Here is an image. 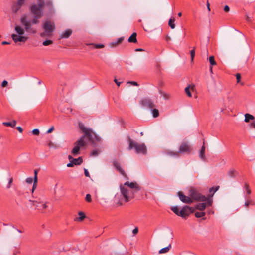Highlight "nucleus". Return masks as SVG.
I'll return each instance as SVG.
<instances>
[{
    "mask_svg": "<svg viewBox=\"0 0 255 255\" xmlns=\"http://www.w3.org/2000/svg\"><path fill=\"white\" fill-rule=\"evenodd\" d=\"M189 196L192 199L197 201L204 202L207 197L199 193L196 189L191 187L189 190Z\"/></svg>",
    "mask_w": 255,
    "mask_h": 255,
    "instance_id": "obj_5",
    "label": "nucleus"
},
{
    "mask_svg": "<svg viewBox=\"0 0 255 255\" xmlns=\"http://www.w3.org/2000/svg\"><path fill=\"white\" fill-rule=\"evenodd\" d=\"M190 86L189 85L188 86L186 87L185 88V92L186 93V94L188 95V97H192V94H191V92H190Z\"/></svg>",
    "mask_w": 255,
    "mask_h": 255,
    "instance_id": "obj_34",
    "label": "nucleus"
},
{
    "mask_svg": "<svg viewBox=\"0 0 255 255\" xmlns=\"http://www.w3.org/2000/svg\"><path fill=\"white\" fill-rule=\"evenodd\" d=\"M150 110L152 112V114L153 117L156 118L159 116V113L158 109L153 108V109Z\"/></svg>",
    "mask_w": 255,
    "mask_h": 255,
    "instance_id": "obj_29",
    "label": "nucleus"
},
{
    "mask_svg": "<svg viewBox=\"0 0 255 255\" xmlns=\"http://www.w3.org/2000/svg\"><path fill=\"white\" fill-rule=\"evenodd\" d=\"M127 141L128 143V150H130L134 149L137 154L141 153L143 155L147 154V150L144 143L138 144L132 140L129 136H128Z\"/></svg>",
    "mask_w": 255,
    "mask_h": 255,
    "instance_id": "obj_4",
    "label": "nucleus"
},
{
    "mask_svg": "<svg viewBox=\"0 0 255 255\" xmlns=\"http://www.w3.org/2000/svg\"><path fill=\"white\" fill-rule=\"evenodd\" d=\"M113 165L117 171H118L124 177H127L126 172L122 168L120 163L117 160L115 159L113 161Z\"/></svg>",
    "mask_w": 255,
    "mask_h": 255,
    "instance_id": "obj_14",
    "label": "nucleus"
},
{
    "mask_svg": "<svg viewBox=\"0 0 255 255\" xmlns=\"http://www.w3.org/2000/svg\"><path fill=\"white\" fill-rule=\"evenodd\" d=\"M26 182L28 184H31L33 182V178L31 177L27 178L26 179Z\"/></svg>",
    "mask_w": 255,
    "mask_h": 255,
    "instance_id": "obj_51",
    "label": "nucleus"
},
{
    "mask_svg": "<svg viewBox=\"0 0 255 255\" xmlns=\"http://www.w3.org/2000/svg\"><path fill=\"white\" fill-rule=\"evenodd\" d=\"M15 30L18 35H23L24 33V29L18 25L15 26Z\"/></svg>",
    "mask_w": 255,
    "mask_h": 255,
    "instance_id": "obj_22",
    "label": "nucleus"
},
{
    "mask_svg": "<svg viewBox=\"0 0 255 255\" xmlns=\"http://www.w3.org/2000/svg\"><path fill=\"white\" fill-rule=\"evenodd\" d=\"M21 7L22 6H20L19 5H17V4H16L15 5H14L12 7V11L14 13H17L20 10V9L21 8Z\"/></svg>",
    "mask_w": 255,
    "mask_h": 255,
    "instance_id": "obj_33",
    "label": "nucleus"
},
{
    "mask_svg": "<svg viewBox=\"0 0 255 255\" xmlns=\"http://www.w3.org/2000/svg\"><path fill=\"white\" fill-rule=\"evenodd\" d=\"M171 248V245L169 244L167 247L161 249L159 251V254L165 253L168 252Z\"/></svg>",
    "mask_w": 255,
    "mask_h": 255,
    "instance_id": "obj_27",
    "label": "nucleus"
},
{
    "mask_svg": "<svg viewBox=\"0 0 255 255\" xmlns=\"http://www.w3.org/2000/svg\"><path fill=\"white\" fill-rule=\"evenodd\" d=\"M53 43V41L49 39H47L43 42V45L44 46H48Z\"/></svg>",
    "mask_w": 255,
    "mask_h": 255,
    "instance_id": "obj_41",
    "label": "nucleus"
},
{
    "mask_svg": "<svg viewBox=\"0 0 255 255\" xmlns=\"http://www.w3.org/2000/svg\"><path fill=\"white\" fill-rule=\"evenodd\" d=\"M74 164L73 163V162L72 160H71V162L67 164V166L68 167H72L74 166Z\"/></svg>",
    "mask_w": 255,
    "mask_h": 255,
    "instance_id": "obj_57",
    "label": "nucleus"
},
{
    "mask_svg": "<svg viewBox=\"0 0 255 255\" xmlns=\"http://www.w3.org/2000/svg\"><path fill=\"white\" fill-rule=\"evenodd\" d=\"M174 21H175V19L174 18H170L169 20L168 25L172 29H174L175 27Z\"/></svg>",
    "mask_w": 255,
    "mask_h": 255,
    "instance_id": "obj_31",
    "label": "nucleus"
},
{
    "mask_svg": "<svg viewBox=\"0 0 255 255\" xmlns=\"http://www.w3.org/2000/svg\"><path fill=\"white\" fill-rule=\"evenodd\" d=\"M245 117L244 121L246 123L249 122L250 120H254L255 119L253 115L248 113L245 115Z\"/></svg>",
    "mask_w": 255,
    "mask_h": 255,
    "instance_id": "obj_26",
    "label": "nucleus"
},
{
    "mask_svg": "<svg viewBox=\"0 0 255 255\" xmlns=\"http://www.w3.org/2000/svg\"><path fill=\"white\" fill-rule=\"evenodd\" d=\"M124 39V37H121L117 39L116 41L110 43V45L111 47H115L121 44L123 41Z\"/></svg>",
    "mask_w": 255,
    "mask_h": 255,
    "instance_id": "obj_17",
    "label": "nucleus"
},
{
    "mask_svg": "<svg viewBox=\"0 0 255 255\" xmlns=\"http://www.w3.org/2000/svg\"><path fill=\"white\" fill-rule=\"evenodd\" d=\"M236 77L237 79V82L238 83H240L242 85H243L244 83L240 82L241 78V74L240 73H237L236 74Z\"/></svg>",
    "mask_w": 255,
    "mask_h": 255,
    "instance_id": "obj_39",
    "label": "nucleus"
},
{
    "mask_svg": "<svg viewBox=\"0 0 255 255\" xmlns=\"http://www.w3.org/2000/svg\"><path fill=\"white\" fill-rule=\"evenodd\" d=\"M78 215H79V217H76L75 219V220L82 221L86 218V215H85V213L83 212H81V211L79 212L78 213Z\"/></svg>",
    "mask_w": 255,
    "mask_h": 255,
    "instance_id": "obj_24",
    "label": "nucleus"
},
{
    "mask_svg": "<svg viewBox=\"0 0 255 255\" xmlns=\"http://www.w3.org/2000/svg\"><path fill=\"white\" fill-rule=\"evenodd\" d=\"M11 37L15 43H17V42H19V40H18L19 35H17L15 34H12L11 35Z\"/></svg>",
    "mask_w": 255,
    "mask_h": 255,
    "instance_id": "obj_37",
    "label": "nucleus"
},
{
    "mask_svg": "<svg viewBox=\"0 0 255 255\" xmlns=\"http://www.w3.org/2000/svg\"><path fill=\"white\" fill-rule=\"evenodd\" d=\"M85 200L88 203H90L92 201L91 196L90 194H87L85 197Z\"/></svg>",
    "mask_w": 255,
    "mask_h": 255,
    "instance_id": "obj_43",
    "label": "nucleus"
},
{
    "mask_svg": "<svg viewBox=\"0 0 255 255\" xmlns=\"http://www.w3.org/2000/svg\"><path fill=\"white\" fill-rule=\"evenodd\" d=\"M78 126L79 128L82 131V132L84 133V135H85L88 139H91L92 138L91 136V129L90 128H87L85 127L84 124L81 122H79L78 123Z\"/></svg>",
    "mask_w": 255,
    "mask_h": 255,
    "instance_id": "obj_9",
    "label": "nucleus"
},
{
    "mask_svg": "<svg viewBox=\"0 0 255 255\" xmlns=\"http://www.w3.org/2000/svg\"><path fill=\"white\" fill-rule=\"evenodd\" d=\"M7 85H8V82L5 80H4L1 84V86L2 87H6Z\"/></svg>",
    "mask_w": 255,
    "mask_h": 255,
    "instance_id": "obj_50",
    "label": "nucleus"
},
{
    "mask_svg": "<svg viewBox=\"0 0 255 255\" xmlns=\"http://www.w3.org/2000/svg\"><path fill=\"white\" fill-rule=\"evenodd\" d=\"M205 146L204 145V144L202 146L200 153H199V157L203 161H205L206 158L205 155Z\"/></svg>",
    "mask_w": 255,
    "mask_h": 255,
    "instance_id": "obj_20",
    "label": "nucleus"
},
{
    "mask_svg": "<svg viewBox=\"0 0 255 255\" xmlns=\"http://www.w3.org/2000/svg\"><path fill=\"white\" fill-rule=\"evenodd\" d=\"M195 49H193V50L190 51L191 61H193L194 57H195Z\"/></svg>",
    "mask_w": 255,
    "mask_h": 255,
    "instance_id": "obj_44",
    "label": "nucleus"
},
{
    "mask_svg": "<svg viewBox=\"0 0 255 255\" xmlns=\"http://www.w3.org/2000/svg\"><path fill=\"white\" fill-rule=\"evenodd\" d=\"M38 172V170L35 169L34 171V180L35 181V182H37L38 179H37V174Z\"/></svg>",
    "mask_w": 255,
    "mask_h": 255,
    "instance_id": "obj_46",
    "label": "nucleus"
},
{
    "mask_svg": "<svg viewBox=\"0 0 255 255\" xmlns=\"http://www.w3.org/2000/svg\"><path fill=\"white\" fill-rule=\"evenodd\" d=\"M236 173H237V172L234 169H231L229 170L228 172V176L231 178H235Z\"/></svg>",
    "mask_w": 255,
    "mask_h": 255,
    "instance_id": "obj_25",
    "label": "nucleus"
},
{
    "mask_svg": "<svg viewBox=\"0 0 255 255\" xmlns=\"http://www.w3.org/2000/svg\"><path fill=\"white\" fill-rule=\"evenodd\" d=\"M159 93L161 94V95L165 99H168V95L164 93V92L162 91L161 90H159Z\"/></svg>",
    "mask_w": 255,
    "mask_h": 255,
    "instance_id": "obj_45",
    "label": "nucleus"
},
{
    "mask_svg": "<svg viewBox=\"0 0 255 255\" xmlns=\"http://www.w3.org/2000/svg\"><path fill=\"white\" fill-rule=\"evenodd\" d=\"M193 150L192 147L188 142L184 141L181 142L178 151H169L167 154L173 157H179L181 154H189Z\"/></svg>",
    "mask_w": 255,
    "mask_h": 255,
    "instance_id": "obj_3",
    "label": "nucleus"
},
{
    "mask_svg": "<svg viewBox=\"0 0 255 255\" xmlns=\"http://www.w3.org/2000/svg\"><path fill=\"white\" fill-rule=\"evenodd\" d=\"M29 201L32 203V205L35 206V209L38 210H43L46 208V203L43 202L38 201L37 200H29Z\"/></svg>",
    "mask_w": 255,
    "mask_h": 255,
    "instance_id": "obj_13",
    "label": "nucleus"
},
{
    "mask_svg": "<svg viewBox=\"0 0 255 255\" xmlns=\"http://www.w3.org/2000/svg\"><path fill=\"white\" fill-rule=\"evenodd\" d=\"M18 253H19V251L18 250H15L13 252V255H16Z\"/></svg>",
    "mask_w": 255,
    "mask_h": 255,
    "instance_id": "obj_63",
    "label": "nucleus"
},
{
    "mask_svg": "<svg viewBox=\"0 0 255 255\" xmlns=\"http://www.w3.org/2000/svg\"><path fill=\"white\" fill-rule=\"evenodd\" d=\"M32 133L34 135H38L40 132L39 129H34L32 131Z\"/></svg>",
    "mask_w": 255,
    "mask_h": 255,
    "instance_id": "obj_47",
    "label": "nucleus"
},
{
    "mask_svg": "<svg viewBox=\"0 0 255 255\" xmlns=\"http://www.w3.org/2000/svg\"><path fill=\"white\" fill-rule=\"evenodd\" d=\"M86 136L82 135L81 138L74 143V147L72 150L71 153L74 155H77L80 153V149L84 147L86 143L84 139Z\"/></svg>",
    "mask_w": 255,
    "mask_h": 255,
    "instance_id": "obj_6",
    "label": "nucleus"
},
{
    "mask_svg": "<svg viewBox=\"0 0 255 255\" xmlns=\"http://www.w3.org/2000/svg\"><path fill=\"white\" fill-rule=\"evenodd\" d=\"M38 4H32L30 7V9H33V8H36L35 11H41L42 12V8L45 5V2L44 0H38Z\"/></svg>",
    "mask_w": 255,
    "mask_h": 255,
    "instance_id": "obj_15",
    "label": "nucleus"
},
{
    "mask_svg": "<svg viewBox=\"0 0 255 255\" xmlns=\"http://www.w3.org/2000/svg\"><path fill=\"white\" fill-rule=\"evenodd\" d=\"M137 33L136 32H133L131 36L128 38V42L129 43H136L137 42Z\"/></svg>",
    "mask_w": 255,
    "mask_h": 255,
    "instance_id": "obj_19",
    "label": "nucleus"
},
{
    "mask_svg": "<svg viewBox=\"0 0 255 255\" xmlns=\"http://www.w3.org/2000/svg\"><path fill=\"white\" fill-rule=\"evenodd\" d=\"M211 197H210L209 196L208 198H207V199H206L204 201L206 202L205 203H206V205L210 206L212 204V200L211 199Z\"/></svg>",
    "mask_w": 255,
    "mask_h": 255,
    "instance_id": "obj_36",
    "label": "nucleus"
},
{
    "mask_svg": "<svg viewBox=\"0 0 255 255\" xmlns=\"http://www.w3.org/2000/svg\"><path fill=\"white\" fill-rule=\"evenodd\" d=\"M74 165H80L83 162V159L82 157H79L78 158H74L72 160Z\"/></svg>",
    "mask_w": 255,
    "mask_h": 255,
    "instance_id": "obj_21",
    "label": "nucleus"
},
{
    "mask_svg": "<svg viewBox=\"0 0 255 255\" xmlns=\"http://www.w3.org/2000/svg\"><path fill=\"white\" fill-rule=\"evenodd\" d=\"M27 40V37L23 35H19V42H25Z\"/></svg>",
    "mask_w": 255,
    "mask_h": 255,
    "instance_id": "obj_40",
    "label": "nucleus"
},
{
    "mask_svg": "<svg viewBox=\"0 0 255 255\" xmlns=\"http://www.w3.org/2000/svg\"><path fill=\"white\" fill-rule=\"evenodd\" d=\"M209 61L211 66H214L217 64L214 56H211L209 57Z\"/></svg>",
    "mask_w": 255,
    "mask_h": 255,
    "instance_id": "obj_30",
    "label": "nucleus"
},
{
    "mask_svg": "<svg viewBox=\"0 0 255 255\" xmlns=\"http://www.w3.org/2000/svg\"><path fill=\"white\" fill-rule=\"evenodd\" d=\"M139 103L143 107L149 109H152L155 106L153 101L149 98L142 99Z\"/></svg>",
    "mask_w": 255,
    "mask_h": 255,
    "instance_id": "obj_7",
    "label": "nucleus"
},
{
    "mask_svg": "<svg viewBox=\"0 0 255 255\" xmlns=\"http://www.w3.org/2000/svg\"><path fill=\"white\" fill-rule=\"evenodd\" d=\"M121 193L124 201L128 202L134 197V194L141 190V187L136 182H126L124 185H120Z\"/></svg>",
    "mask_w": 255,
    "mask_h": 255,
    "instance_id": "obj_1",
    "label": "nucleus"
},
{
    "mask_svg": "<svg viewBox=\"0 0 255 255\" xmlns=\"http://www.w3.org/2000/svg\"><path fill=\"white\" fill-rule=\"evenodd\" d=\"M165 40L167 42H169L171 40V38H170V36H169L168 35H167L166 36Z\"/></svg>",
    "mask_w": 255,
    "mask_h": 255,
    "instance_id": "obj_64",
    "label": "nucleus"
},
{
    "mask_svg": "<svg viewBox=\"0 0 255 255\" xmlns=\"http://www.w3.org/2000/svg\"><path fill=\"white\" fill-rule=\"evenodd\" d=\"M177 195L179 199L184 203L191 204L193 202L190 196H185L182 191L178 192Z\"/></svg>",
    "mask_w": 255,
    "mask_h": 255,
    "instance_id": "obj_12",
    "label": "nucleus"
},
{
    "mask_svg": "<svg viewBox=\"0 0 255 255\" xmlns=\"http://www.w3.org/2000/svg\"><path fill=\"white\" fill-rule=\"evenodd\" d=\"M244 188L246 189V190L250 189L249 185L248 183H245L244 184Z\"/></svg>",
    "mask_w": 255,
    "mask_h": 255,
    "instance_id": "obj_58",
    "label": "nucleus"
},
{
    "mask_svg": "<svg viewBox=\"0 0 255 255\" xmlns=\"http://www.w3.org/2000/svg\"><path fill=\"white\" fill-rule=\"evenodd\" d=\"M99 150L98 149L93 150L91 152V155L92 156H97L99 154Z\"/></svg>",
    "mask_w": 255,
    "mask_h": 255,
    "instance_id": "obj_42",
    "label": "nucleus"
},
{
    "mask_svg": "<svg viewBox=\"0 0 255 255\" xmlns=\"http://www.w3.org/2000/svg\"><path fill=\"white\" fill-rule=\"evenodd\" d=\"M138 229L137 228H135V229H134L132 231V233L133 234H136L138 233Z\"/></svg>",
    "mask_w": 255,
    "mask_h": 255,
    "instance_id": "obj_59",
    "label": "nucleus"
},
{
    "mask_svg": "<svg viewBox=\"0 0 255 255\" xmlns=\"http://www.w3.org/2000/svg\"><path fill=\"white\" fill-rule=\"evenodd\" d=\"M43 29L45 33L50 34L54 31L55 29V24L50 21H47L43 24Z\"/></svg>",
    "mask_w": 255,
    "mask_h": 255,
    "instance_id": "obj_10",
    "label": "nucleus"
},
{
    "mask_svg": "<svg viewBox=\"0 0 255 255\" xmlns=\"http://www.w3.org/2000/svg\"><path fill=\"white\" fill-rule=\"evenodd\" d=\"M91 139H89V141H91L92 143L94 142V141L100 142L101 140L100 137H99L98 135H97L95 132H93L91 130Z\"/></svg>",
    "mask_w": 255,
    "mask_h": 255,
    "instance_id": "obj_18",
    "label": "nucleus"
},
{
    "mask_svg": "<svg viewBox=\"0 0 255 255\" xmlns=\"http://www.w3.org/2000/svg\"><path fill=\"white\" fill-rule=\"evenodd\" d=\"M219 186L210 188L209 190L210 193L211 194L210 195H209V197H212L214 194L219 189Z\"/></svg>",
    "mask_w": 255,
    "mask_h": 255,
    "instance_id": "obj_23",
    "label": "nucleus"
},
{
    "mask_svg": "<svg viewBox=\"0 0 255 255\" xmlns=\"http://www.w3.org/2000/svg\"><path fill=\"white\" fill-rule=\"evenodd\" d=\"M250 126L251 127H253L254 128H255V122H252L251 123H250Z\"/></svg>",
    "mask_w": 255,
    "mask_h": 255,
    "instance_id": "obj_62",
    "label": "nucleus"
},
{
    "mask_svg": "<svg viewBox=\"0 0 255 255\" xmlns=\"http://www.w3.org/2000/svg\"><path fill=\"white\" fill-rule=\"evenodd\" d=\"M21 23L25 27V30L28 32H31L32 30L31 28V23L30 21H28L26 16H22L20 18Z\"/></svg>",
    "mask_w": 255,
    "mask_h": 255,
    "instance_id": "obj_11",
    "label": "nucleus"
},
{
    "mask_svg": "<svg viewBox=\"0 0 255 255\" xmlns=\"http://www.w3.org/2000/svg\"><path fill=\"white\" fill-rule=\"evenodd\" d=\"M25 0H18L17 3H16L17 5L20 6H22L24 3Z\"/></svg>",
    "mask_w": 255,
    "mask_h": 255,
    "instance_id": "obj_49",
    "label": "nucleus"
},
{
    "mask_svg": "<svg viewBox=\"0 0 255 255\" xmlns=\"http://www.w3.org/2000/svg\"><path fill=\"white\" fill-rule=\"evenodd\" d=\"M46 5L48 7L49 10L51 11L53 9V3L51 0H48L46 2Z\"/></svg>",
    "mask_w": 255,
    "mask_h": 255,
    "instance_id": "obj_35",
    "label": "nucleus"
},
{
    "mask_svg": "<svg viewBox=\"0 0 255 255\" xmlns=\"http://www.w3.org/2000/svg\"><path fill=\"white\" fill-rule=\"evenodd\" d=\"M72 33V31L70 29H66L65 31L63 32L59 36V39H67L68 38Z\"/></svg>",
    "mask_w": 255,
    "mask_h": 255,
    "instance_id": "obj_16",
    "label": "nucleus"
},
{
    "mask_svg": "<svg viewBox=\"0 0 255 255\" xmlns=\"http://www.w3.org/2000/svg\"><path fill=\"white\" fill-rule=\"evenodd\" d=\"M84 174L86 177H90V174L86 169H84Z\"/></svg>",
    "mask_w": 255,
    "mask_h": 255,
    "instance_id": "obj_56",
    "label": "nucleus"
},
{
    "mask_svg": "<svg viewBox=\"0 0 255 255\" xmlns=\"http://www.w3.org/2000/svg\"><path fill=\"white\" fill-rule=\"evenodd\" d=\"M16 123V121L14 120L12 122H3V125L5 126H8L13 128L15 126Z\"/></svg>",
    "mask_w": 255,
    "mask_h": 255,
    "instance_id": "obj_28",
    "label": "nucleus"
},
{
    "mask_svg": "<svg viewBox=\"0 0 255 255\" xmlns=\"http://www.w3.org/2000/svg\"><path fill=\"white\" fill-rule=\"evenodd\" d=\"M128 83H129L133 86H138V84L135 81H129Z\"/></svg>",
    "mask_w": 255,
    "mask_h": 255,
    "instance_id": "obj_54",
    "label": "nucleus"
},
{
    "mask_svg": "<svg viewBox=\"0 0 255 255\" xmlns=\"http://www.w3.org/2000/svg\"><path fill=\"white\" fill-rule=\"evenodd\" d=\"M12 182H13V178H9L8 184L7 185V188H10L11 187V185Z\"/></svg>",
    "mask_w": 255,
    "mask_h": 255,
    "instance_id": "obj_48",
    "label": "nucleus"
},
{
    "mask_svg": "<svg viewBox=\"0 0 255 255\" xmlns=\"http://www.w3.org/2000/svg\"><path fill=\"white\" fill-rule=\"evenodd\" d=\"M91 45H93L94 46V47L96 49H100V48H103L104 47V45L102 44L92 43V44H91Z\"/></svg>",
    "mask_w": 255,
    "mask_h": 255,
    "instance_id": "obj_38",
    "label": "nucleus"
},
{
    "mask_svg": "<svg viewBox=\"0 0 255 255\" xmlns=\"http://www.w3.org/2000/svg\"><path fill=\"white\" fill-rule=\"evenodd\" d=\"M37 182H35V181L34 180V183H33V187H32V192H33L34 190L37 187Z\"/></svg>",
    "mask_w": 255,
    "mask_h": 255,
    "instance_id": "obj_53",
    "label": "nucleus"
},
{
    "mask_svg": "<svg viewBox=\"0 0 255 255\" xmlns=\"http://www.w3.org/2000/svg\"><path fill=\"white\" fill-rule=\"evenodd\" d=\"M35 8H33L32 10L30 9L31 13L34 15V18L30 21L33 24H38L39 22V19L42 16V12L41 11H35Z\"/></svg>",
    "mask_w": 255,
    "mask_h": 255,
    "instance_id": "obj_8",
    "label": "nucleus"
},
{
    "mask_svg": "<svg viewBox=\"0 0 255 255\" xmlns=\"http://www.w3.org/2000/svg\"><path fill=\"white\" fill-rule=\"evenodd\" d=\"M206 207V203H199L196 205L195 208L190 207L188 205L184 206L180 210L177 206L171 207V210L177 216L182 217L183 219H187L190 214L195 212V209L203 211Z\"/></svg>",
    "mask_w": 255,
    "mask_h": 255,
    "instance_id": "obj_2",
    "label": "nucleus"
},
{
    "mask_svg": "<svg viewBox=\"0 0 255 255\" xmlns=\"http://www.w3.org/2000/svg\"><path fill=\"white\" fill-rule=\"evenodd\" d=\"M206 213L205 212H196L195 213V216L196 218H200L205 215Z\"/></svg>",
    "mask_w": 255,
    "mask_h": 255,
    "instance_id": "obj_32",
    "label": "nucleus"
},
{
    "mask_svg": "<svg viewBox=\"0 0 255 255\" xmlns=\"http://www.w3.org/2000/svg\"><path fill=\"white\" fill-rule=\"evenodd\" d=\"M224 10L226 12H228L230 10V8L228 5H225L224 8Z\"/></svg>",
    "mask_w": 255,
    "mask_h": 255,
    "instance_id": "obj_55",
    "label": "nucleus"
},
{
    "mask_svg": "<svg viewBox=\"0 0 255 255\" xmlns=\"http://www.w3.org/2000/svg\"><path fill=\"white\" fill-rule=\"evenodd\" d=\"M54 129L53 126H52L46 132V133L49 134L51 133Z\"/></svg>",
    "mask_w": 255,
    "mask_h": 255,
    "instance_id": "obj_52",
    "label": "nucleus"
},
{
    "mask_svg": "<svg viewBox=\"0 0 255 255\" xmlns=\"http://www.w3.org/2000/svg\"><path fill=\"white\" fill-rule=\"evenodd\" d=\"M50 34H49V33H47L46 34L45 33H41L40 34V36L42 37H43L45 36H50Z\"/></svg>",
    "mask_w": 255,
    "mask_h": 255,
    "instance_id": "obj_60",
    "label": "nucleus"
},
{
    "mask_svg": "<svg viewBox=\"0 0 255 255\" xmlns=\"http://www.w3.org/2000/svg\"><path fill=\"white\" fill-rule=\"evenodd\" d=\"M16 128L21 133L23 131V129L21 127H17Z\"/></svg>",
    "mask_w": 255,
    "mask_h": 255,
    "instance_id": "obj_61",
    "label": "nucleus"
}]
</instances>
